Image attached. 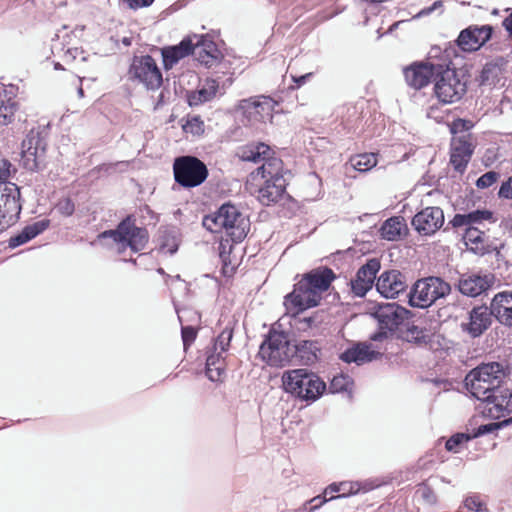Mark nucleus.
<instances>
[{
  "label": "nucleus",
  "instance_id": "1",
  "mask_svg": "<svg viewBox=\"0 0 512 512\" xmlns=\"http://www.w3.org/2000/svg\"><path fill=\"white\" fill-rule=\"evenodd\" d=\"M336 278L335 272L326 265L308 271L284 297L286 309L296 310V314H301L307 309L317 307L322 299L321 294L329 290Z\"/></svg>",
  "mask_w": 512,
  "mask_h": 512
},
{
  "label": "nucleus",
  "instance_id": "2",
  "mask_svg": "<svg viewBox=\"0 0 512 512\" xmlns=\"http://www.w3.org/2000/svg\"><path fill=\"white\" fill-rule=\"evenodd\" d=\"M511 373L509 366L500 362L481 363L465 377V386L475 399L488 404L495 400V394L502 389L505 378Z\"/></svg>",
  "mask_w": 512,
  "mask_h": 512
},
{
  "label": "nucleus",
  "instance_id": "3",
  "mask_svg": "<svg viewBox=\"0 0 512 512\" xmlns=\"http://www.w3.org/2000/svg\"><path fill=\"white\" fill-rule=\"evenodd\" d=\"M281 381L286 393L308 404L316 402L327 391L326 382L307 368L287 370Z\"/></svg>",
  "mask_w": 512,
  "mask_h": 512
},
{
  "label": "nucleus",
  "instance_id": "4",
  "mask_svg": "<svg viewBox=\"0 0 512 512\" xmlns=\"http://www.w3.org/2000/svg\"><path fill=\"white\" fill-rule=\"evenodd\" d=\"M97 238L99 240L112 239L118 245V253H123L127 248L133 253H138L147 246L149 233L145 227L136 225V218L133 214H128L114 229L100 232Z\"/></svg>",
  "mask_w": 512,
  "mask_h": 512
},
{
  "label": "nucleus",
  "instance_id": "5",
  "mask_svg": "<svg viewBox=\"0 0 512 512\" xmlns=\"http://www.w3.org/2000/svg\"><path fill=\"white\" fill-rule=\"evenodd\" d=\"M452 61L444 59L434 79V95L442 104L459 101L467 92V80L462 71L452 67Z\"/></svg>",
  "mask_w": 512,
  "mask_h": 512
},
{
  "label": "nucleus",
  "instance_id": "6",
  "mask_svg": "<svg viewBox=\"0 0 512 512\" xmlns=\"http://www.w3.org/2000/svg\"><path fill=\"white\" fill-rule=\"evenodd\" d=\"M451 290V285L439 276L422 277L411 285L406 295L407 304L411 308L428 309L445 299Z\"/></svg>",
  "mask_w": 512,
  "mask_h": 512
},
{
  "label": "nucleus",
  "instance_id": "7",
  "mask_svg": "<svg viewBox=\"0 0 512 512\" xmlns=\"http://www.w3.org/2000/svg\"><path fill=\"white\" fill-rule=\"evenodd\" d=\"M50 126L32 128L22 141L21 165L29 172H39L46 167V152Z\"/></svg>",
  "mask_w": 512,
  "mask_h": 512
},
{
  "label": "nucleus",
  "instance_id": "8",
  "mask_svg": "<svg viewBox=\"0 0 512 512\" xmlns=\"http://www.w3.org/2000/svg\"><path fill=\"white\" fill-rule=\"evenodd\" d=\"M290 344L289 333L272 325L263 336L257 356L270 367L283 368L289 365Z\"/></svg>",
  "mask_w": 512,
  "mask_h": 512
},
{
  "label": "nucleus",
  "instance_id": "9",
  "mask_svg": "<svg viewBox=\"0 0 512 512\" xmlns=\"http://www.w3.org/2000/svg\"><path fill=\"white\" fill-rule=\"evenodd\" d=\"M175 182L184 189L202 185L209 176L206 164L194 155L178 156L173 161Z\"/></svg>",
  "mask_w": 512,
  "mask_h": 512
},
{
  "label": "nucleus",
  "instance_id": "10",
  "mask_svg": "<svg viewBox=\"0 0 512 512\" xmlns=\"http://www.w3.org/2000/svg\"><path fill=\"white\" fill-rule=\"evenodd\" d=\"M128 79L145 87L147 91H157L163 85V74L156 60L149 54L134 55L128 68Z\"/></svg>",
  "mask_w": 512,
  "mask_h": 512
},
{
  "label": "nucleus",
  "instance_id": "11",
  "mask_svg": "<svg viewBox=\"0 0 512 512\" xmlns=\"http://www.w3.org/2000/svg\"><path fill=\"white\" fill-rule=\"evenodd\" d=\"M495 34L491 24H471L462 29L454 40L455 45L463 53H474L490 42Z\"/></svg>",
  "mask_w": 512,
  "mask_h": 512
},
{
  "label": "nucleus",
  "instance_id": "12",
  "mask_svg": "<svg viewBox=\"0 0 512 512\" xmlns=\"http://www.w3.org/2000/svg\"><path fill=\"white\" fill-rule=\"evenodd\" d=\"M370 315L378 324L385 328L398 331L399 327L415 316V314L397 302H376L370 311Z\"/></svg>",
  "mask_w": 512,
  "mask_h": 512
},
{
  "label": "nucleus",
  "instance_id": "13",
  "mask_svg": "<svg viewBox=\"0 0 512 512\" xmlns=\"http://www.w3.org/2000/svg\"><path fill=\"white\" fill-rule=\"evenodd\" d=\"M218 212L225 233H229L234 242L241 243L246 238L249 230L248 220L242 215L236 205L230 201L218 207Z\"/></svg>",
  "mask_w": 512,
  "mask_h": 512
},
{
  "label": "nucleus",
  "instance_id": "14",
  "mask_svg": "<svg viewBox=\"0 0 512 512\" xmlns=\"http://www.w3.org/2000/svg\"><path fill=\"white\" fill-rule=\"evenodd\" d=\"M275 104L269 96L250 97L238 101L236 112L241 113L248 123L265 122L272 118Z\"/></svg>",
  "mask_w": 512,
  "mask_h": 512
},
{
  "label": "nucleus",
  "instance_id": "15",
  "mask_svg": "<svg viewBox=\"0 0 512 512\" xmlns=\"http://www.w3.org/2000/svg\"><path fill=\"white\" fill-rule=\"evenodd\" d=\"M320 358L321 344L319 340L291 338L289 365L312 366Z\"/></svg>",
  "mask_w": 512,
  "mask_h": 512
},
{
  "label": "nucleus",
  "instance_id": "16",
  "mask_svg": "<svg viewBox=\"0 0 512 512\" xmlns=\"http://www.w3.org/2000/svg\"><path fill=\"white\" fill-rule=\"evenodd\" d=\"M440 62H413L404 67L403 74L408 86L420 90L431 82H434L435 76L440 68Z\"/></svg>",
  "mask_w": 512,
  "mask_h": 512
},
{
  "label": "nucleus",
  "instance_id": "17",
  "mask_svg": "<svg viewBox=\"0 0 512 512\" xmlns=\"http://www.w3.org/2000/svg\"><path fill=\"white\" fill-rule=\"evenodd\" d=\"M381 269L380 259L372 257L358 269L350 287L354 296L363 298L372 289L376 276Z\"/></svg>",
  "mask_w": 512,
  "mask_h": 512
},
{
  "label": "nucleus",
  "instance_id": "18",
  "mask_svg": "<svg viewBox=\"0 0 512 512\" xmlns=\"http://www.w3.org/2000/svg\"><path fill=\"white\" fill-rule=\"evenodd\" d=\"M444 221L443 210L437 206H429L414 215L411 225L419 235L431 236L444 225Z\"/></svg>",
  "mask_w": 512,
  "mask_h": 512
},
{
  "label": "nucleus",
  "instance_id": "19",
  "mask_svg": "<svg viewBox=\"0 0 512 512\" xmlns=\"http://www.w3.org/2000/svg\"><path fill=\"white\" fill-rule=\"evenodd\" d=\"M494 281L495 277L490 273H464L459 277L456 288L463 296L475 298L491 289Z\"/></svg>",
  "mask_w": 512,
  "mask_h": 512
},
{
  "label": "nucleus",
  "instance_id": "20",
  "mask_svg": "<svg viewBox=\"0 0 512 512\" xmlns=\"http://www.w3.org/2000/svg\"><path fill=\"white\" fill-rule=\"evenodd\" d=\"M494 314L486 304L476 305L468 312V322L461 329L472 339L481 337L492 325Z\"/></svg>",
  "mask_w": 512,
  "mask_h": 512
},
{
  "label": "nucleus",
  "instance_id": "21",
  "mask_svg": "<svg viewBox=\"0 0 512 512\" xmlns=\"http://www.w3.org/2000/svg\"><path fill=\"white\" fill-rule=\"evenodd\" d=\"M377 292L386 299H395L407 290L406 275L397 269L383 271L375 283Z\"/></svg>",
  "mask_w": 512,
  "mask_h": 512
},
{
  "label": "nucleus",
  "instance_id": "22",
  "mask_svg": "<svg viewBox=\"0 0 512 512\" xmlns=\"http://www.w3.org/2000/svg\"><path fill=\"white\" fill-rule=\"evenodd\" d=\"M471 138L472 134L467 133L453 137L451 140L450 164L456 172L461 174L465 172L475 150Z\"/></svg>",
  "mask_w": 512,
  "mask_h": 512
},
{
  "label": "nucleus",
  "instance_id": "23",
  "mask_svg": "<svg viewBox=\"0 0 512 512\" xmlns=\"http://www.w3.org/2000/svg\"><path fill=\"white\" fill-rule=\"evenodd\" d=\"M382 357L383 353L373 349L372 344L366 341L353 342L338 355L342 362L346 364L354 363L357 366L380 360Z\"/></svg>",
  "mask_w": 512,
  "mask_h": 512
},
{
  "label": "nucleus",
  "instance_id": "24",
  "mask_svg": "<svg viewBox=\"0 0 512 512\" xmlns=\"http://www.w3.org/2000/svg\"><path fill=\"white\" fill-rule=\"evenodd\" d=\"M287 185L288 182L285 177L264 180L258 188V201L261 205L269 207L283 199L292 200V197L287 193Z\"/></svg>",
  "mask_w": 512,
  "mask_h": 512
},
{
  "label": "nucleus",
  "instance_id": "25",
  "mask_svg": "<svg viewBox=\"0 0 512 512\" xmlns=\"http://www.w3.org/2000/svg\"><path fill=\"white\" fill-rule=\"evenodd\" d=\"M495 400L488 402V407L482 411L484 417L498 420L512 413V389L506 384L495 394Z\"/></svg>",
  "mask_w": 512,
  "mask_h": 512
},
{
  "label": "nucleus",
  "instance_id": "26",
  "mask_svg": "<svg viewBox=\"0 0 512 512\" xmlns=\"http://www.w3.org/2000/svg\"><path fill=\"white\" fill-rule=\"evenodd\" d=\"M220 88V77L206 78L196 90L186 91V101L190 107L210 102Z\"/></svg>",
  "mask_w": 512,
  "mask_h": 512
},
{
  "label": "nucleus",
  "instance_id": "27",
  "mask_svg": "<svg viewBox=\"0 0 512 512\" xmlns=\"http://www.w3.org/2000/svg\"><path fill=\"white\" fill-rule=\"evenodd\" d=\"M194 38L197 39L195 55L201 64L211 67L214 62L223 59L217 44L208 35H194Z\"/></svg>",
  "mask_w": 512,
  "mask_h": 512
},
{
  "label": "nucleus",
  "instance_id": "28",
  "mask_svg": "<svg viewBox=\"0 0 512 512\" xmlns=\"http://www.w3.org/2000/svg\"><path fill=\"white\" fill-rule=\"evenodd\" d=\"M50 224L51 221L49 219H41L32 224L26 225L20 232L8 239V247L10 249H15L28 243L48 229Z\"/></svg>",
  "mask_w": 512,
  "mask_h": 512
},
{
  "label": "nucleus",
  "instance_id": "29",
  "mask_svg": "<svg viewBox=\"0 0 512 512\" xmlns=\"http://www.w3.org/2000/svg\"><path fill=\"white\" fill-rule=\"evenodd\" d=\"M181 243V232L177 226H161L158 230L157 244L160 252L174 255Z\"/></svg>",
  "mask_w": 512,
  "mask_h": 512
},
{
  "label": "nucleus",
  "instance_id": "30",
  "mask_svg": "<svg viewBox=\"0 0 512 512\" xmlns=\"http://www.w3.org/2000/svg\"><path fill=\"white\" fill-rule=\"evenodd\" d=\"M483 221L495 222L494 213L489 209H475L468 213H456L454 217L449 221L448 225L452 228H460L463 226H473L474 224H480Z\"/></svg>",
  "mask_w": 512,
  "mask_h": 512
},
{
  "label": "nucleus",
  "instance_id": "31",
  "mask_svg": "<svg viewBox=\"0 0 512 512\" xmlns=\"http://www.w3.org/2000/svg\"><path fill=\"white\" fill-rule=\"evenodd\" d=\"M15 90L14 86L3 87L0 91V125L6 126L10 124L15 112L18 109V103L14 100Z\"/></svg>",
  "mask_w": 512,
  "mask_h": 512
},
{
  "label": "nucleus",
  "instance_id": "32",
  "mask_svg": "<svg viewBox=\"0 0 512 512\" xmlns=\"http://www.w3.org/2000/svg\"><path fill=\"white\" fill-rule=\"evenodd\" d=\"M273 152L265 158L263 164L256 168L252 173L255 177L260 176L263 180H274V178L285 177L290 171H283V162L280 158L272 155Z\"/></svg>",
  "mask_w": 512,
  "mask_h": 512
},
{
  "label": "nucleus",
  "instance_id": "33",
  "mask_svg": "<svg viewBox=\"0 0 512 512\" xmlns=\"http://www.w3.org/2000/svg\"><path fill=\"white\" fill-rule=\"evenodd\" d=\"M224 361L225 358L222 356V352H217L216 347L207 348L205 375L210 381H219L221 376L225 374Z\"/></svg>",
  "mask_w": 512,
  "mask_h": 512
},
{
  "label": "nucleus",
  "instance_id": "34",
  "mask_svg": "<svg viewBox=\"0 0 512 512\" xmlns=\"http://www.w3.org/2000/svg\"><path fill=\"white\" fill-rule=\"evenodd\" d=\"M397 338L418 347L426 346L433 341V335L429 333L427 328L420 327L413 323L408 324L406 330L402 331Z\"/></svg>",
  "mask_w": 512,
  "mask_h": 512
},
{
  "label": "nucleus",
  "instance_id": "35",
  "mask_svg": "<svg viewBox=\"0 0 512 512\" xmlns=\"http://www.w3.org/2000/svg\"><path fill=\"white\" fill-rule=\"evenodd\" d=\"M483 237L484 232L475 226L466 227L465 233L463 234V240L467 246V249L470 252L480 256L490 252V250L483 245Z\"/></svg>",
  "mask_w": 512,
  "mask_h": 512
},
{
  "label": "nucleus",
  "instance_id": "36",
  "mask_svg": "<svg viewBox=\"0 0 512 512\" xmlns=\"http://www.w3.org/2000/svg\"><path fill=\"white\" fill-rule=\"evenodd\" d=\"M272 150L264 142L250 143L242 147L240 159L244 162L259 163L263 162Z\"/></svg>",
  "mask_w": 512,
  "mask_h": 512
},
{
  "label": "nucleus",
  "instance_id": "37",
  "mask_svg": "<svg viewBox=\"0 0 512 512\" xmlns=\"http://www.w3.org/2000/svg\"><path fill=\"white\" fill-rule=\"evenodd\" d=\"M358 491V484L349 481L332 482L325 487V494H335L333 495L334 500L348 498L356 495Z\"/></svg>",
  "mask_w": 512,
  "mask_h": 512
},
{
  "label": "nucleus",
  "instance_id": "38",
  "mask_svg": "<svg viewBox=\"0 0 512 512\" xmlns=\"http://www.w3.org/2000/svg\"><path fill=\"white\" fill-rule=\"evenodd\" d=\"M354 380L347 374L334 376L329 384L328 391L331 394L347 393L349 399L353 397Z\"/></svg>",
  "mask_w": 512,
  "mask_h": 512
},
{
  "label": "nucleus",
  "instance_id": "39",
  "mask_svg": "<svg viewBox=\"0 0 512 512\" xmlns=\"http://www.w3.org/2000/svg\"><path fill=\"white\" fill-rule=\"evenodd\" d=\"M402 221L398 216H392L386 219L379 229L382 239L387 241H396L401 237Z\"/></svg>",
  "mask_w": 512,
  "mask_h": 512
},
{
  "label": "nucleus",
  "instance_id": "40",
  "mask_svg": "<svg viewBox=\"0 0 512 512\" xmlns=\"http://www.w3.org/2000/svg\"><path fill=\"white\" fill-rule=\"evenodd\" d=\"M512 305V291H501L494 295L491 300L490 310L494 314V316H499L500 312H503L506 307H510Z\"/></svg>",
  "mask_w": 512,
  "mask_h": 512
},
{
  "label": "nucleus",
  "instance_id": "41",
  "mask_svg": "<svg viewBox=\"0 0 512 512\" xmlns=\"http://www.w3.org/2000/svg\"><path fill=\"white\" fill-rule=\"evenodd\" d=\"M351 166L359 172H367L377 164V159L373 153H364L351 157Z\"/></svg>",
  "mask_w": 512,
  "mask_h": 512
},
{
  "label": "nucleus",
  "instance_id": "42",
  "mask_svg": "<svg viewBox=\"0 0 512 512\" xmlns=\"http://www.w3.org/2000/svg\"><path fill=\"white\" fill-rule=\"evenodd\" d=\"M163 69L165 71L171 70L183 57L173 45L164 46L160 49Z\"/></svg>",
  "mask_w": 512,
  "mask_h": 512
},
{
  "label": "nucleus",
  "instance_id": "43",
  "mask_svg": "<svg viewBox=\"0 0 512 512\" xmlns=\"http://www.w3.org/2000/svg\"><path fill=\"white\" fill-rule=\"evenodd\" d=\"M233 335L234 327L229 323L217 337L212 339L211 347H216V350L220 348V352L222 353L228 351Z\"/></svg>",
  "mask_w": 512,
  "mask_h": 512
},
{
  "label": "nucleus",
  "instance_id": "44",
  "mask_svg": "<svg viewBox=\"0 0 512 512\" xmlns=\"http://www.w3.org/2000/svg\"><path fill=\"white\" fill-rule=\"evenodd\" d=\"M472 437L470 432H457L451 435L445 442V449L448 452L458 453L462 446L471 441Z\"/></svg>",
  "mask_w": 512,
  "mask_h": 512
},
{
  "label": "nucleus",
  "instance_id": "45",
  "mask_svg": "<svg viewBox=\"0 0 512 512\" xmlns=\"http://www.w3.org/2000/svg\"><path fill=\"white\" fill-rule=\"evenodd\" d=\"M182 129L187 134L199 136L204 133V122L199 115H188L182 124Z\"/></svg>",
  "mask_w": 512,
  "mask_h": 512
},
{
  "label": "nucleus",
  "instance_id": "46",
  "mask_svg": "<svg viewBox=\"0 0 512 512\" xmlns=\"http://www.w3.org/2000/svg\"><path fill=\"white\" fill-rule=\"evenodd\" d=\"M501 72L490 62H486L479 75L480 85L495 84Z\"/></svg>",
  "mask_w": 512,
  "mask_h": 512
},
{
  "label": "nucleus",
  "instance_id": "47",
  "mask_svg": "<svg viewBox=\"0 0 512 512\" xmlns=\"http://www.w3.org/2000/svg\"><path fill=\"white\" fill-rule=\"evenodd\" d=\"M219 216L218 209L213 213L205 215L202 219L203 227L212 233L221 232L224 227H222V221Z\"/></svg>",
  "mask_w": 512,
  "mask_h": 512
},
{
  "label": "nucleus",
  "instance_id": "48",
  "mask_svg": "<svg viewBox=\"0 0 512 512\" xmlns=\"http://www.w3.org/2000/svg\"><path fill=\"white\" fill-rule=\"evenodd\" d=\"M234 244L237 243L233 241V238L229 235V233H225V236L221 237L218 245V251L219 257L224 264L229 259Z\"/></svg>",
  "mask_w": 512,
  "mask_h": 512
},
{
  "label": "nucleus",
  "instance_id": "49",
  "mask_svg": "<svg viewBox=\"0 0 512 512\" xmlns=\"http://www.w3.org/2000/svg\"><path fill=\"white\" fill-rule=\"evenodd\" d=\"M296 310H294V313L292 315L293 319L295 320L296 324L298 325L297 328L300 331H306L308 329H311L313 327H316L317 324L320 323L317 317V313L311 316L302 317L300 318V314H296Z\"/></svg>",
  "mask_w": 512,
  "mask_h": 512
},
{
  "label": "nucleus",
  "instance_id": "50",
  "mask_svg": "<svg viewBox=\"0 0 512 512\" xmlns=\"http://www.w3.org/2000/svg\"><path fill=\"white\" fill-rule=\"evenodd\" d=\"M474 127L471 120L456 118L449 124L450 133L455 136L459 133L469 132Z\"/></svg>",
  "mask_w": 512,
  "mask_h": 512
},
{
  "label": "nucleus",
  "instance_id": "51",
  "mask_svg": "<svg viewBox=\"0 0 512 512\" xmlns=\"http://www.w3.org/2000/svg\"><path fill=\"white\" fill-rule=\"evenodd\" d=\"M500 178V173L490 170L482 174L475 182L478 189H486L492 186Z\"/></svg>",
  "mask_w": 512,
  "mask_h": 512
},
{
  "label": "nucleus",
  "instance_id": "52",
  "mask_svg": "<svg viewBox=\"0 0 512 512\" xmlns=\"http://www.w3.org/2000/svg\"><path fill=\"white\" fill-rule=\"evenodd\" d=\"M197 334L198 331L195 326L181 324V338L185 349L196 340Z\"/></svg>",
  "mask_w": 512,
  "mask_h": 512
},
{
  "label": "nucleus",
  "instance_id": "53",
  "mask_svg": "<svg viewBox=\"0 0 512 512\" xmlns=\"http://www.w3.org/2000/svg\"><path fill=\"white\" fill-rule=\"evenodd\" d=\"M173 46L176 47L183 58L195 54L196 43L192 41L191 36H185L178 44Z\"/></svg>",
  "mask_w": 512,
  "mask_h": 512
},
{
  "label": "nucleus",
  "instance_id": "54",
  "mask_svg": "<svg viewBox=\"0 0 512 512\" xmlns=\"http://www.w3.org/2000/svg\"><path fill=\"white\" fill-rule=\"evenodd\" d=\"M55 208L62 216L70 217L75 212V203L70 197H64L57 202Z\"/></svg>",
  "mask_w": 512,
  "mask_h": 512
},
{
  "label": "nucleus",
  "instance_id": "55",
  "mask_svg": "<svg viewBox=\"0 0 512 512\" xmlns=\"http://www.w3.org/2000/svg\"><path fill=\"white\" fill-rule=\"evenodd\" d=\"M173 304L180 324H182L184 321V315H187L189 321H200L201 315L197 311L188 307L179 308V306L175 302Z\"/></svg>",
  "mask_w": 512,
  "mask_h": 512
},
{
  "label": "nucleus",
  "instance_id": "56",
  "mask_svg": "<svg viewBox=\"0 0 512 512\" xmlns=\"http://www.w3.org/2000/svg\"><path fill=\"white\" fill-rule=\"evenodd\" d=\"M463 504L470 511L482 512L485 509V503L477 495L467 496Z\"/></svg>",
  "mask_w": 512,
  "mask_h": 512
},
{
  "label": "nucleus",
  "instance_id": "57",
  "mask_svg": "<svg viewBox=\"0 0 512 512\" xmlns=\"http://www.w3.org/2000/svg\"><path fill=\"white\" fill-rule=\"evenodd\" d=\"M395 332L388 327L385 328V325L378 324L376 330L370 334L369 340L373 342H382L386 339H388L391 335H393Z\"/></svg>",
  "mask_w": 512,
  "mask_h": 512
},
{
  "label": "nucleus",
  "instance_id": "58",
  "mask_svg": "<svg viewBox=\"0 0 512 512\" xmlns=\"http://www.w3.org/2000/svg\"><path fill=\"white\" fill-rule=\"evenodd\" d=\"M497 427L495 425V422H490V423H486V424H482L476 428H473L472 431L470 432V435L472 437V440L473 439H476V438H479L481 436H485L487 434H490V433H493V432H497Z\"/></svg>",
  "mask_w": 512,
  "mask_h": 512
},
{
  "label": "nucleus",
  "instance_id": "59",
  "mask_svg": "<svg viewBox=\"0 0 512 512\" xmlns=\"http://www.w3.org/2000/svg\"><path fill=\"white\" fill-rule=\"evenodd\" d=\"M497 196L499 199L512 200V176L501 183Z\"/></svg>",
  "mask_w": 512,
  "mask_h": 512
},
{
  "label": "nucleus",
  "instance_id": "60",
  "mask_svg": "<svg viewBox=\"0 0 512 512\" xmlns=\"http://www.w3.org/2000/svg\"><path fill=\"white\" fill-rule=\"evenodd\" d=\"M333 500H334L333 495L330 496L329 498H321L317 495V496L313 497L312 499H310L309 501H307L306 505H309V508H308L309 511L313 512V511H316L319 508H321L324 504H326L330 501H333Z\"/></svg>",
  "mask_w": 512,
  "mask_h": 512
},
{
  "label": "nucleus",
  "instance_id": "61",
  "mask_svg": "<svg viewBox=\"0 0 512 512\" xmlns=\"http://www.w3.org/2000/svg\"><path fill=\"white\" fill-rule=\"evenodd\" d=\"M496 320L507 327H512V305L506 307L503 312H500L499 316H494Z\"/></svg>",
  "mask_w": 512,
  "mask_h": 512
},
{
  "label": "nucleus",
  "instance_id": "62",
  "mask_svg": "<svg viewBox=\"0 0 512 512\" xmlns=\"http://www.w3.org/2000/svg\"><path fill=\"white\" fill-rule=\"evenodd\" d=\"M442 7H443V1L436 0L430 6H427V7H424L423 9H421L415 17L421 18V17L427 16V15H430L434 11L441 9Z\"/></svg>",
  "mask_w": 512,
  "mask_h": 512
},
{
  "label": "nucleus",
  "instance_id": "63",
  "mask_svg": "<svg viewBox=\"0 0 512 512\" xmlns=\"http://www.w3.org/2000/svg\"><path fill=\"white\" fill-rule=\"evenodd\" d=\"M123 3L127 4V6L132 10H137L140 8H146L153 4L155 0H121Z\"/></svg>",
  "mask_w": 512,
  "mask_h": 512
},
{
  "label": "nucleus",
  "instance_id": "64",
  "mask_svg": "<svg viewBox=\"0 0 512 512\" xmlns=\"http://www.w3.org/2000/svg\"><path fill=\"white\" fill-rule=\"evenodd\" d=\"M419 491L421 492L422 498L426 500L428 503H434L436 501L434 491L428 485L423 484Z\"/></svg>",
  "mask_w": 512,
  "mask_h": 512
}]
</instances>
